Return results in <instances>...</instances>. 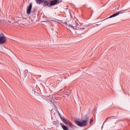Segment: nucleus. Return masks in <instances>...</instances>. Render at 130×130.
Wrapping results in <instances>:
<instances>
[{
	"label": "nucleus",
	"mask_w": 130,
	"mask_h": 130,
	"mask_svg": "<svg viewBox=\"0 0 130 130\" xmlns=\"http://www.w3.org/2000/svg\"><path fill=\"white\" fill-rule=\"evenodd\" d=\"M36 4L41 5L44 7L50 8L54 6H57L59 3L62 2L60 0H35Z\"/></svg>",
	"instance_id": "nucleus-1"
},
{
	"label": "nucleus",
	"mask_w": 130,
	"mask_h": 130,
	"mask_svg": "<svg viewBox=\"0 0 130 130\" xmlns=\"http://www.w3.org/2000/svg\"><path fill=\"white\" fill-rule=\"evenodd\" d=\"M84 119V120H82V121L75 120V122L77 125L80 126L81 127H82V126H87V125H88V120H89V117L86 116Z\"/></svg>",
	"instance_id": "nucleus-2"
},
{
	"label": "nucleus",
	"mask_w": 130,
	"mask_h": 130,
	"mask_svg": "<svg viewBox=\"0 0 130 130\" xmlns=\"http://www.w3.org/2000/svg\"><path fill=\"white\" fill-rule=\"evenodd\" d=\"M62 24H64L66 27H69L72 28L73 29H75V30H79V24L76 21H73V23L72 24H68V22L64 21L62 22Z\"/></svg>",
	"instance_id": "nucleus-3"
},
{
	"label": "nucleus",
	"mask_w": 130,
	"mask_h": 130,
	"mask_svg": "<svg viewBox=\"0 0 130 130\" xmlns=\"http://www.w3.org/2000/svg\"><path fill=\"white\" fill-rule=\"evenodd\" d=\"M7 42V39L6 36L3 33H0V44H4Z\"/></svg>",
	"instance_id": "nucleus-4"
},
{
	"label": "nucleus",
	"mask_w": 130,
	"mask_h": 130,
	"mask_svg": "<svg viewBox=\"0 0 130 130\" xmlns=\"http://www.w3.org/2000/svg\"><path fill=\"white\" fill-rule=\"evenodd\" d=\"M62 121L63 122V123H65V124H67L68 125H69L71 127H74L75 126L74 124L70 121L69 120H68L66 118L63 119L62 118Z\"/></svg>",
	"instance_id": "nucleus-5"
},
{
	"label": "nucleus",
	"mask_w": 130,
	"mask_h": 130,
	"mask_svg": "<svg viewBox=\"0 0 130 130\" xmlns=\"http://www.w3.org/2000/svg\"><path fill=\"white\" fill-rule=\"evenodd\" d=\"M125 11H127V9H126L125 10H121V11H118L116 13L112 15L109 18H108L107 19H111V18H114V17H116V16H118V15H119L120 14H123V13H124V12H125Z\"/></svg>",
	"instance_id": "nucleus-6"
},
{
	"label": "nucleus",
	"mask_w": 130,
	"mask_h": 130,
	"mask_svg": "<svg viewBox=\"0 0 130 130\" xmlns=\"http://www.w3.org/2000/svg\"><path fill=\"white\" fill-rule=\"evenodd\" d=\"M32 3H30L29 5L27 6L26 9V13L27 15H29V14H31V11H32Z\"/></svg>",
	"instance_id": "nucleus-7"
},
{
	"label": "nucleus",
	"mask_w": 130,
	"mask_h": 130,
	"mask_svg": "<svg viewBox=\"0 0 130 130\" xmlns=\"http://www.w3.org/2000/svg\"><path fill=\"white\" fill-rule=\"evenodd\" d=\"M60 125H61L62 129H63V130H70L69 129V128L68 127V126L63 125V123H60Z\"/></svg>",
	"instance_id": "nucleus-8"
},
{
	"label": "nucleus",
	"mask_w": 130,
	"mask_h": 130,
	"mask_svg": "<svg viewBox=\"0 0 130 130\" xmlns=\"http://www.w3.org/2000/svg\"><path fill=\"white\" fill-rule=\"evenodd\" d=\"M113 117H116V116H110V117H109L107 118L106 119V120H105V121L104 122L103 124H104L105 123V122H107V121L108 120V119H112V118Z\"/></svg>",
	"instance_id": "nucleus-9"
},
{
	"label": "nucleus",
	"mask_w": 130,
	"mask_h": 130,
	"mask_svg": "<svg viewBox=\"0 0 130 130\" xmlns=\"http://www.w3.org/2000/svg\"><path fill=\"white\" fill-rule=\"evenodd\" d=\"M53 125H55L56 126H57V127H58V126H59L60 124H59V122L56 121H53Z\"/></svg>",
	"instance_id": "nucleus-10"
},
{
	"label": "nucleus",
	"mask_w": 130,
	"mask_h": 130,
	"mask_svg": "<svg viewBox=\"0 0 130 130\" xmlns=\"http://www.w3.org/2000/svg\"><path fill=\"white\" fill-rule=\"evenodd\" d=\"M58 115L61 119V120H62V119H64V117H62L61 116V115L60 114V113H59V112H58Z\"/></svg>",
	"instance_id": "nucleus-11"
},
{
	"label": "nucleus",
	"mask_w": 130,
	"mask_h": 130,
	"mask_svg": "<svg viewBox=\"0 0 130 130\" xmlns=\"http://www.w3.org/2000/svg\"><path fill=\"white\" fill-rule=\"evenodd\" d=\"M92 122H93V118L90 119L89 123L91 124V123H92Z\"/></svg>",
	"instance_id": "nucleus-12"
},
{
	"label": "nucleus",
	"mask_w": 130,
	"mask_h": 130,
	"mask_svg": "<svg viewBox=\"0 0 130 130\" xmlns=\"http://www.w3.org/2000/svg\"><path fill=\"white\" fill-rule=\"evenodd\" d=\"M63 89H60V90H59V91H60V92H61V91H63Z\"/></svg>",
	"instance_id": "nucleus-13"
},
{
	"label": "nucleus",
	"mask_w": 130,
	"mask_h": 130,
	"mask_svg": "<svg viewBox=\"0 0 130 130\" xmlns=\"http://www.w3.org/2000/svg\"><path fill=\"white\" fill-rule=\"evenodd\" d=\"M66 88H67V87H64V89H66Z\"/></svg>",
	"instance_id": "nucleus-14"
},
{
	"label": "nucleus",
	"mask_w": 130,
	"mask_h": 130,
	"mask_svg": "<svg viewBox=\"0 0 130 130\" xmlns=\"http://www.w3.org/2000/svg\"><path fill=\"white\" fill-rule=\"evenodd\" d=\"M79 29H82L81 28H79Z\"/></svg>",
	"instance_id": "nucleus-15"
}]
</instances>
